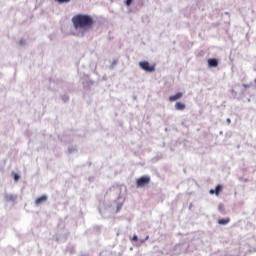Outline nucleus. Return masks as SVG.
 Wrapping results in <instances>:
<instances>
[{
  "label": "nucleus",
  "instance_id": "f257e3e1",
  "mask_svg": "<svg viewBox=\"0 0 256 256\" xmlns=\"http://www.w3.org/2000/svg\"><path fill=\"white\" fill-rule=\"evenodd\" d=\"M74 29H91L94 25V19L87 14H77L71 19Z\"/></svg>",
  "mask_w": 256,
  "mask_h": 256
},
{
  "label": "nucleus",
  "instance_id": "f03ea898",
  "mask_svg": "<svg viewBox=\"0 0 256 256\" xmlns=\"http://www.w3.org/2000/svg\"><path fill=\"white\" fill-rule=\"evenodd\" d=\"M149 183H150V177L149 176H142L140 178H137V180H136L137 188L145 187L146 185H149Z\"/></svg>",
  "mask_w": 256,
  "mask_h": 256
},
{
  "label": "nucleus",
  "instance_id": "7ed1b4c3",
  "mask_svg": "<svg viewBox=\"0 0 256 256\" xmlns=\"http://www.w3.org/2000/svg\"><path fill=\"white\" fill-rule=\"evenodd\" d=\"M140 68H142L143 70L152 73L153 71H155V66H150L149 62L144 61V62H140L139 63Z\"/></svg>",
  "mask_w": 256,
  "mask_h": 256
},
{
  "label": "nucleus",
  "instance_id": "20e7f679",
  "mask_svg": "<svg viewBox=\"0 0 256 256\" xmlns=\"http://www.w3.org/2000/svg\"><path fill=\"white\" fill-rule=\"evenodd\" d=\"M182 97H183V93L182 92H177L176 94L169 97V101L170 102H175V101H178L179 99H181Z\"/></svg>",
  "mask_w": 256,
  "mask_h": 256
},
{
  "label": "nucleus",
  "instance_id": "39448f33",
  "mask_svg": "<svg viewBox=\"0 0 256 256\" xmlns=\"http://www.w3.org/2000/svg\"><path fill=\"white\" fill-rule=\"evenodd\" d=\"M222 185H218V186H216V188H215V190L214 189H211V190H209V194L210 195H216V196H219V194L222 192Z\"/></svg>",
  "mask_w": 256,
  "mask_h": 256
},
{
  "label": "nucleus",
  "instance_id": "423d86ee",
  "mask_svg": "<svg viewBox=\"0 0 256 256\" xmlns=\"http://www.w3.org/2000/svg\"><path fill=\"white\" fill-rule=\"evenodd\" d=\"M218 60L217 59H215V58H210L209 60H208V65H209V67L210 68H217L218 67Z\"/></svg>",
  "mask_w": 256,
  "mask_h": 256
},
{
  "label": "nucleus",
  "instance_id": "0eeeda50",
  "mask_svg": "<svg viewBox=\"0 0 256 256\" xmlns=\"http://www.w3.org/2000/svg\"><path fill=\"white\" fill-rule=\"evenodd\" d=\"M186 106L184 103L181 102H177L176 104H174V109L179 110V111H183L185 110Z\"/></svg>",
  "mask_w": 256,
  "mask_h": 256
},
{
  "label": "nucleus",
  "instance_id": "6e6552de",
  "mask_svg": "<svg viewBox=\"0 0 256 256\" xmlns=\"http://www.w3.org/2000/svg\"><path fill=\"white\" fill-rule=\"evenodd\" d=\"M45 201H47V196H41V197H39V199L35 200V204L41 205Z\"/></svg>",
  "mask_w": 256,
  "mask_h": 256
},
{
  "label": "nucleus",
  "instance_id": "1a4fd4ad",
  "mask_svg": "<svg viewBox=\"0 0 256 256\" xmlns=\"http://www.w3.org/2000/svg\"><path fill=\"white\" fill-rule=\"evenodd\" d=\"M16 200H17V196H14V195L6 196V201L8 202H15Z\"/></svg>",
  "mask_w": 256,
  "mask_h": 256
},
{
  "label": "nucleus",
  "instance_id": "9d476101",
  "mask_svg": "<svg viewBox=\"0 0 256 256\" xmlns=\"http://www.w3.org/2000/svg\"><path fill=\"white\" fill-rule=\"evenodd\" d=\"M229 222H230L229 218L219 219L218 220V224L219 225H227Z\"/></svg>",
  "mask_w": 256,
  "mask_h": 256
},
{
  "label": "nucleus",
  "instance_id": "9b49d317",
  "mask_svg": "<svg viewBox=\"0 0 256 256\" xmlns=\"http://www.w3.org/2000/svg\"><path fill=\"white\" fill-rule=\"evenodd\" d=\"M60 4L69 3L71 0H55Z\"/></svg>",
  "mask_w": 256,
  "mask_h": 256
},
{
  "label": "nucleus",
  "instance_id": "f8f14e48",
  "mask_svg": "<svg viewBox=\"0 0 256 256\" xmlns=\"http://www.w3.org/2000/svg\"><path fill=\"white\" fill-rule=\"evenodd\" d=\"M133 0H126V5L127 7H130V5H132Z\"/></svg>",
  "mask_w": 256,
  "mask_h": 256
},
{
  "label": "nucleus",
  "instance_id": "ddd939ff",
  "mask_svg": "<svg viewBox=\"0 0 256 256\" xmlns=\"http://www.w3.org/2000/svg\"><path fill=\"white\" fill-rule=\"evenodd\" d=\"M242 87H244L245 89H249L251 87V84H242Z\"/></svg>",
  "mask_w": 256,
  "mask_h": 256
},
{
  "label": "nucleus",
  "instance_id": "4468645a",
  "mask_svg": "<svg viewBox=\"0 0 256 256\" xmlns=\"http://www.w3.org/2000/svg\"><path fill=\"white\" fill-rule=\"evenodd\" d=\"M14 180H15V181H19V180H20V176H19L18 174H15V175H14Z\"/></svg>",
  "mask_w": 256,
  "mask_h": 256
},
{
  "label": "nucleus",
  "instance_id": "2eb2a0df",
  "mask_svg": "<svg viewBox=\"0 0 256 256\" xmlns=\"http://www.w3.org/2000/svg\"><path fill=\"white\" fill-rule=\"evenodd\" d=\"M137 240H138V238L136 235H134L133 238H131V241H137Z\"/></svg>",
  "mask_w": 256,
  "mask_h": 256
},
{
  "label": "nucleus",
  "instance_id": "dca6fc26",
  "mask_svg": "<svg viewBox=\"0 0 256 256\" xmlns=\"http://www.w3.org/2000/svg\"><path fill=\"white\" fill-rule=\"evenodd\" d=\"M226 122L227 123H231V119H226Z\"/></svg>",
  "mask_w": 256,
  "mask_h": 256
},
{
  "label": "nucleus",
  "instance_id": "f3484780",
  "mask_svg": "<svg viewBox=\"0 0 256 256\" xmlns=\"http://www.w3.org/2000/svg\"><path fill=\"white\" fill-rule=\"evenodd\" d=\"M255 85H256V78H255Z\"/></svg>",
  "mask_w": 256,
  "mask_h": 256
}]
</instances>
